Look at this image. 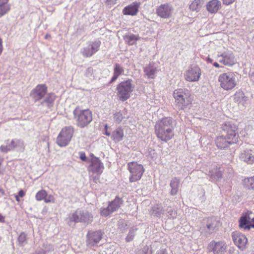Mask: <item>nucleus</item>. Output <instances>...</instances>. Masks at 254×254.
<instances>
[{
  "label": "nucleus",
  "instance_id": "obj_1",
  "mask_svg": "<svg viewBox=\"0 0 254 254\" xmlns=\"http://www.w3.org/2000/svg\"><path fill=\"white\" fill-rule=\"evenodd\" d=\"M174 120L171 117H165L158 121L154 127L157 137L161 140L167 142L174 136Z\"/></svg>",
  "mask_w": 254,
  "mask_h": 254
},
{
  "label": "nucleus",
  "instance_id": "obj_2",
  "mask_svg": "<svg viewBox=\"0 0 254 254\" xmlns=\"http://www.w3.org/2000/svg\"><path fill=\"white\" fill-rule=\"evenodd\" d=\"M175 106L179 110H183L190 105L193 100L190 91L186 88L175 89L173 92Z\"/></svg>",
  "mask_w": 254,
  "mask_h": 254
},
{
  "label": "nucleus",
  "instance_id": "obj_3",
  "mask_svg": "<svg viewBox=\"0 0 254 254\" xmlns=\"http://www.w3.org/2000/svg\"><path fill=\"white\" fill-rule=\"evenodd\" d=\"M76 126L80 128L87 127L92 121V113L89 109H81L76 107L73 111Z\"/></svg>",
  "mask_w": 254,
  "mask_h": 254
},
{
  "label": "nucleus",
  "instance_id": "obj_4",
  "mask_svg": "<svg viewBox=\"0 0 254 254\" xmlns=\"http://www.w3.org/2000/svg\"><path fill=\"white\" fill-rule=\"evenodd\" d=\"M134 85L131 79H128L120 82L117 86V95L119 99L124 102L129 99L133 91Z\"/></svg>",
  "mask_w": 254,
  "mask_h": 254
},
{
  "label": "nucleus",
  "instance_id": "obj_5",
  "mask_svg": "<svg viewBox=\"0 0 254 254\" xmlns=\"http://www.w3.org/2000/svg\"><path fill=\"white\" fill-rule=\"evenodd\" d=\"M237 81V75L233 72L223 73L218 76L220 86L224 90L229 91L233 89L236 86Z\"/></svg>",
  "mask_w": 254,
  "mask_h": 254
},
{
  "label": "nucleus",
  "instance_id": "obj_6",
  "mask_svg": "<svg viewBox=\"0 0 254 254\" xmlns=\"http://www.w3.org/2000/svg\"><path fill=\"white\" fill-rule=\"evenodd\" d=\"M219 222L215 217L204 218L201 222L200 231L205 236L212 234L218 230Z\"/></svg>",
  "mask_w": 254,
  "mask_h": 254
},
{
  "label": "nucleus",
  "instance_id": "obj_7",
  "mask_svg": "<svg viewBox=\"0 0 254 254\" xmlns=\"http://www.w3.org/2000/svg\"><path fill=\"white\" fill-rule=\"evenodd\" d=\"M93 219V216L91 213L86 210L78 209L69 216L70 222L77 223H83L88 224L91 223Z\"/></svg>",
  "mask_w": 254,
  "mask_h": 254
},
{
  "label": "nucleus",
  "instance_id": "obj_8",
  "mask_svg": "<svg viewBox=\"0 0 254 254\" xmlns=\"http://www.w3.org/2000/svg\"><path fill=\"white\" fill-rule=\"evenodd\" d=\"M74 132L72 126H66L63 127L57 138V143L61 147L67 145L70 141Z\"/></svg>",
  "mask_w": 254,
  "mask_h": 254
},
{
  "label": "nucleus",
  "instance_id": "obj_9",
  "mask_svg": "<svg viewBox=\"0 0 254 254\" xmlns=\"http://www.w3.org/2000/svg\"><path fill=\"white\" fill-rule=\"evenodd\" d=\"M127 169L130 174L129 180L131 183L140 180L145 170L141 164H139L136 162L128 163Z\"/></svg>",
  "mask_w": 254,
  "mask_h": 254
},
{
  "label": "nucleus",
  "instance_id": "obj_10",
  "mask_svg": "<svg viewBox=\"0 0 254 254\" xmlns=\"http://www.w3.org/2000/svg\"><path fill=\"white\" fill-rule=\"evenodd\" d=\"M222 131L226 134L227 138L231 139L232 142H238L239 134L237 131L238 127L232 122H225L221 125Z\"/></svg>",
  "mask_w": 254,
  "mask_h": 254
},
{
  "label": "nucleus",
  "instance_id": "obj_11",
  "mask_svg": "<svg viewBox=\"0 0 254 254\" xmlns=\"http://www.w3.org/2000/svg\"><path fill=\"white\" fill-rule=\"evenodd\" d=\"M124 200L122 198L116 196L115 199L109 201L107 207L100 208V215L103 217H107L113 212L118 210L123 204Z\"/></svg>",
  "mask_w": 254,
  "mask_h": 254
},
{
  "label": "nucleus",
  "instance_id": "obj_12",
  "mask_svg": "<svg viewBox=\"0 0 254 254\" xmlns=\"http://www.w3.org/2000/svg\"><path fill=\"white\" fill-rule=\"evenodd\" d=\"M103 233L101 230L88 232L86 235V246L94 250L98 247V244L102 238Z\"/></svg>",
  "mask_w": 254,
  "mask_h": 254
},
{
  "label": "nucleus",
  "instance_id": "obj_13",
  "mask_svg": "<svg viewBox=\"0 0 254 254\" xmlns=\"http://www.w3.org/2000/svg\"><path fill=\"white\" fill-rule=\"evenodd\" d=\"M201 74L200 68L197 65H191L184 73L185 79L189 82L198 81Z\"/></svg>",
  "mask_w": 254,
  "mask_h": 254
},
{
  "label": "nucleus",
  "instance_id": "obj_14",
  "mask_svg": "<svg viewBox=\"0 0 254 254\" xmlns=\"http://www.w3.org/2000/svg\"><path fill=\"white\" fill-rule=\"evenodd\" d=\"M207 250L213 254H224L226 252L227 245L224 241H211L208 245Z\"/></svg>",
  "mask_w": 254,
  "mask_h": 254
},
{
  "label": "nucleus",
  "instance_id": "obj_15",
  "mask_svg": "<svg viewBox=\"0 0 254 254\" xmlns=\"http://www.w3.org/2000/svg\"><path fill=\"white\" fill-rule=\"evenodd\" d=\"M47 92L48 87L46 84H38L31 90L30 96L34 100L35 102H36L43 99Z\"/></svg>",
  "mask_w": 254,
  "mask_h": 254
},
{
  "label": "nucleus",
  "instance_id": "obj_16",
  "mask_svg": "<svg viewBox=\"0 0 254 254\" xmlns=\"http://www.w3.org/2000/svg\"><path fill=\"white\" fill-rule=\"evenodd\" d=\"M218 62L225 65L232 66L236 63L233 53L231 51H226L217 55Z\"/></svg>",
  "mask_w": 254,
  "mask_h": 254
},
{
  "label": "nucleus",
  "instance_id": "obj_17",
  "mask_svg": "<svg viewBox=\"0 0 254 254\" xmlns=\"http://www.w3.org/2000/svg\"><path fill=\"white\" fill-rule=\"evenodd\" d=\"M173 10L174 8L171 4L165 3L157 7L156 13L161 18H169L171 17Z\"/></svg>",
  "mask_w": 254,
  "mask_h": 254
},
{
  "label": "nucleus",
  "instance_id": "obj_18",
  "mask_svg": "<svg viewBox=\"0 0 254 254\" xmlns=\"http://www.w3.org/2000/svg\"><path fill=\"white\" fill-rule=\"evenodd\" d=\"M100 45L101 41L99 40L90 42L88 46L82 49L81 53L84 57H90L99 51Z\"/></svg>",
  "mask_w": 254,
  "mask_h": 254
},
{
  "label": "nucleus",
  "instance_id": "obj_19",
  "mask_svg": "<svg viewBox=\"0 0 254 254\" xmlns=\"http://www.w3.org/2000/svg\"><path fill=\"white\" fill-rule=\"evenodd\" d=\"M232 236L234 244L239 249L244 250L246 248L248 239L245 235L236 231L232 233Z\"/></svg>",
  "mask_w": 254,
  "mask_h": 254
},
{
  "label": "nucleus",
  "instance_id": "obj_20",
  "mask_svg": "<svg viewBox=\"0 0 254 254\" xmlns=\"http://www.w3.org/2000/svg\"><path fill=\"white\" fill-rule=\"evenodd\" d=\"M103 169V164L98 158L94 157L91 159V164L88 168L90 171L99 175L102 174Z\"/></svg>",
  "mask_w": 254,
  "mask_h": 254
},
{
  "label": "nucleus",
  "instance_id": "obj_21",
  "mask_svg": "<svg viewBox=\"0 0 254 254\" xmlns=\"http://www.w3.org/2000/svg\"><path fill=\"white\" fill-rule=\"evenodd\" d=\"M240 159L249 165L254 164V149H246L240 154Z\"/></svg>",
  "mask_w": 254,
  "mask_h": 254
},
{
  "label": "nucleus",
  "instance_id": "obj_22",
  "mask_svg": "<svg viewBox=\"0 0 254 254\" xmlns=\"http://www.w3.org/2000/svg\"><path fill=\"white\" fill-rule=\"evenodd\" d=\"M140 5V2L135 1L125 7L123 10V13L124 15H136Z\"/></svg>",
  "mask_w": 254,
  "mask_h": 254
},
{
  "label": "nucleus",
  "instance_id": "obj_23",
  "mask_svg": "<svg viewBox=\"0 0 254 254\" xmlns=\"http://www.w3.org/2000/svg\"><path fill=\"white\" fill-rule=\"evenodd\" d=\"M143 71L148 78L154 79L158 70L155 63H150L143 67Z\"/></svg>",
  "mask_w": 254,
  "mask_h": 254
},
{
  "label": "nucleus",
  "instance_id": "obj_24",
  "mask_svg": "<svg viewBox=\"0 0 254 254\" xmlns=\"http://www.w3.org/2000/svg\"><path fill=\"white\" fill-rule=\"evenodd\" d=\"M231 139L225 137L224 135L218 136L215 139V143L218 148L220 149H224L228 147L229 145L236 143L237 142H232Z\"/></svg>",
  "mask_w": 254,
  "mask_h": 254
},
{
  "label": "nucleus",
  "instance_id": "obj_25",
  "mask_svg": "<svg viewBox=\"0 0 254 254\" xmlns=\"http://www.w3.org/2000/svg\"><path fill=\"white\" fill-rule=\"evenodd\" d=\"M166 209L161 204H156L151 207L150 211L151 215L161 218L163 215H165Z\"/></svg>",
  "mask_w": 254,
  "mask_h": 254
},
{
  "label": "nucleus",
  "instance_id": "obj_26",
  "mask_svg": "<svg viewBox=\"0 0 254 254\" xmlns=\"http://www.w3.org/2000/svg\"><path fill=\"white\" fill-rule=\"evenodd\" d=\"M207 10L210 13H215L221 7V2L218 0H211L206 5Z\"/></svg>",
  "mask_w": 254,
  "mask_h": 254
},
{
  "label": "nucleus",
  "instance_id": "obj_27",
  "mask_svg": "<svg viewBox=\"0 0 254 254\" xmlns=\"http://www.w3.org/2000/svg\"><path fill=\"white\" fill-rule=\"evenodd\" d=\"M125 74L124 67L120 64L116 63L114 65L113 75L110 83L114 82L119 76Z\"/></svg>",
  "mask_w": 254,
  "mask_h": 254
},
{
  "label": "nucleus",
  "instance_id": "obj_28",
  "mask_svg": "<svg viewBox=\"0 0 254 254\" xmlns=\"http://www.w3.org/2000/svg\"><path fill=\"white\" fill-rule=\"evenodd\" d=\"M56 98V96L54 93L52 92L49 93H47L43 98V100L41 102V104L46 105L48 108H50L53 107Z\"/></svg>",
  "mask_w": 254,
  "mask_h": 254
},
{
  "label": "nucleus",
  "instance_id": "obj_29",
  "mask_svg": "<svg viewBox=\"0 0 254 254\" xmlns=\"http://www.w3.org/2000/svg\"><path fill=\"white\" fill-rule=\"evenodd\" d=\"M208 176L212 181H217L222 177L220 168L215 167L209 171Z\"/></svg>",
  "mask_w": 254,
  "mask_h": 254
},
{
  "label": "nucleus",
  "instance_id": "obj_30",
  "mask_svg": "<svg viewBox=\"0 0 254 254\" xmlns=\"http://www.w3.org/2000/svg\"><path fill=\"white\" fill-rule=\"evenodd\" d=\"M124 130L122 127L116 128L112 133L111 138L115 142H118L123 140Z\"/></svg>",
  "mask_w": 254,
  "mask_h": 254
},
{
  "label": "nucleus",
  "instance_id": "obj_31",
  "mask_svg": "<svg viewBox=\"0 0 254 254\" xmlns=\"http://www.w3.org/2000/svg\"><path fill=\"white\" fill-rule=\"evenodd\" d=\"M250 217L249 216L245 215L241 217L239 220V226L245 230H249L252 227L251 226L252 224L250 223Z\"/></svg>",
  "mask_w": 254,
  "mask_h": 254
},
{
  "label": "nucleus",
  "instance_id": "obj_32",
  "mask_svg": "<svg viewBox=\"0 0 254 254\" xmlns=\"http://www.w3.org/2000/svg\"><path fill=\"white\" fill-rule=\"evenodd\" d=\"M9 0H0V17L6 14L10 9Z\"/></svg>",
  "mask_w": 254,
  "mask_h": 254
},
{
  "label": "nucleus",
  "instance_id": "obj_33",
  "mask_svg": "<svg viewBox=\"0 0 254 254\" xmlns=\"http://www.w3.org/2000/svg\"><path fill=\"white\" fill-rule=\"evenodd\" d=\"M179 184L180 180L176 177L173 178L172 180L171 181L170 184V186L171 188L170 193L172 195H175L178 193Z\"/></svg>",
  "mask_w": 254,
  "mask_h": 254
},
{
  "label": "nucleus",
  "instance_id": "obj_34",
  "mask_svg": "<svg viewBox=\"0 0 254 254\" xmlns=\"http://www.w3.org/2000/svg\"><path fill=\"white\" fill-rule=\"evenodd\" d=\"M123 39L125 42L129 45H133L135 44L137 40H139L140 38L138 35L129 34L125 35Z\"/></svg>",
  "mask_w": 254,
  "mask_h": 254
},
{
  "label": "nucleus",
  "instance_id": "obj_35",
  "mask_svg": "<svg viewBox=\"0 0 254 254\" xmlns=\"http://www.w3.org/2000/svg\"><path fill=\"white\" fill-rule=\"evenodd\" d=\"M244 187L249 190H254V176L243 180Z\"/></svg>",
  "mask_w": 254,
  "mask_h": 254
},
{
  "label": "nucleus",
  "instance_id": "obj_36",
  "mask_svg": "<svg viewBox=\"0 0 254 254\" xmlns=\"http://www.w3.org/2000/svg\"><path fill=\"white\" fill-rule=\"evenodd\" d=\"M27 234L24 232H21L17 239L18 245L20 247L25 246L27 243Z\"/></svg>",
  "mask_w": 254,
  "mask_h": 254
},
{
  "label": "nucleus",
  "instance_id": "obj_37",
  "mask_svg": "<svg viewBox=\"0 0 254 254\" xmlns=\"http://www.w3.org/2000/svg\"><path fill=\"white\" fill-rule=\"evenodd\" d=\"M47 196V192L44 190H41L38 191L35 195V198L37 201H45L46 197Z\"/></svg>",
  "mask_w": 254,
  "mask_h": 254
},
{
  "label": "nucleus",
  "instance_id": "obj_38",
  "mask_svg": "<svg viewBox=\"0 0 254 254\" xmlns=\"http://www.w3.org/2000/svg\"><path fill=\"white\" fill-rule=\"evenodd\" d=\"M245 97V94L242 90H238L234 94V100L235 102L240 103L244 100Z\"/></svg>",
  "mask_w": 254,
  "mask_h": 254
},
{
  "label": "nucleus",
  "instance_id": "obj_39",
  "mask_svg": "<svg viewBox=\"0 0 254 254\" xmlns=\"http://www.w3.org/2000/svg\"><path fill=\"white\" fill-rule=\"evenodd\" d=\"M200 0H194L190 5V8L192 11H198L201 7Z\"/></svg>",
  "mask_w": 254,
  "mask_h": 254
},
{
  "label": "nucleus",
  "instance_id": "obj_40",
  "mask_svg": "<svg viewBox=\"0 0 254 254\" xmlns=\"http://www.w3.org/2000/svg\"><path fill=\"white\" fill-rule=\"evenodd\" d=\"M166 209L165 215L168 217H175L176 216V212L171 207L168 206Z\"/></svg>",
  "mask_w": 254,
  "mask_h": 254
},
{
  "label": "nucleus",
  "instance_id": "obj_41",
  "mask_svg": "<svg viewBox=\"0 0 254 254\" xmlns=\"http://www.w3.org/2000/svg\"><path fill=\"white\" fill-rule=\"evenodd\" d=\"M137 229L131 228L129 230V231L126 238L127 242L131 241L135 235V232Z\"/></svg>",
  "mask_w": 254,
  "mask_h": 254
},
{
  "label": "nucleus",
  "instance_id": "obj_42",
  "mask_svg": "<svg viewBox=\"0 0 254 254\" xmlns=\"http://www.w3.org/2000/svg\"><path fill=\"white\" fill-rule=\"evenodd\" d=\"M123 119V116L121 112H116L114 114V121L119 124L120 123Z\"/></svg>",
  "mask_w": 254,
  "mask_h": 254
},
{
  "label": "nucleus",
  "instance_id": "obj_43",
  "mask_svg": "<svg viewBox=\"0 0 254 254\" xmlns=\"http://www.w3.org/2000/svg\"><path fill=\"white\" fill-rule=\"evenodd\" d=\"M94 70L92 67H88L84 73V75L89 78H94V76L93 75Z\"/></svg>",
  "mask_w": 254,
  "mask_h": 254
},
{
  "label": "nucleus",
  "instance_id": "obj_44",
  "mask_svg": "<svg viewBox=\"0 0 254 254\" xmlns=\"http://www.w3.org/2000/svg\"><path fill=\"white\" fill-rule=\"evenodd\" d=\"M139 251L143 254H152V248L148 246H145L142 250Z\"/></svg>",
  "mask_w": 254,
  "mask_h": 254
},
{
  "label": "nucleus",
  "instance_id": "obj_45",
  "mask_svg": "<svg viewBox=\"0 0 254 254\" xmlns=\"http://www.w3.org/2000/svg\"><path fill=\"white\" fill-rule=\"evenodd\" d=\"M16 148L18 147L22 150H23L25 148L24 143L23 141L20 139H15Z\"/></svg>",
  "mask_w": 254,
  "mask_h": 254
},
{
  "label": "nucleus",
  "instance_id": "obj_46",
  "mask_svg": "<svg viewBox=\"0 0 254 254\" xmlns=\"http://www.w3.org/2000/svg\"><path fill=\"white\" fill-rule=\"evenodd\" d=\"M44 202L46 203L54 202L55 198L52 194H47V196L46 197Z\"/></svg>",
  "mask_w": 254,
  "mask_h": 254
},
{
  "label": "nucleus",
  "instance_id": "obj_47",
  "mask_svg": "<svg viewBox=\"0 0 254 254\" xmlns=\"http://www.w3.org/2000/svg\"><path fill=\"white\" fill-rule=\"evenodd\" d=\"M0 151L2 153H6L8 151H10V150L7 144L6 145H1L0 147Z\"/></svg>",
  "mask_w": 254,
  "mask_h": 254
},
{
  "label": "nucleus",
  "instance_id": "obj_48",
  "mask_svg": "<svg viewBox=\"0 0 254 254\" xmlns=\"http://www.w3.org/2000/svg\"><path fill=\"white\" fill-rule=\"evenodd\" d=\"M7 145L10 151L13 150L16 148L15 139H12L11 142Z\"/></svg>",
  "mask_w": 254,
  "mask_h": 254
},
{
  "label": "nucleus",
  "instance_id": "obj_49",
  "mask_svg": "<svg viewBox=\"0 0 254 254\" xmlns=\"http://www.w3.org/2000/svg\"><path fill=\"white\" fill-rule=\"evenodd\" d=\"M79 158L83 161H87V157L84 152H79Z\"/></svg>",
  "mask_w": 254,
  "mask_h": 254
},
{
  "label": "nucleus",
  "instance_id": "obj_50",
  "mask_svg": "<svg viewBox=\"0 0 254 254\" xmlns=\"http://www.w3.org/2000/svg\"><path fill=\"white\" fill-rule=\"evenodd\" d=\"M104 134L106 135L107 136H111L112 133H110L109 131L108 130V126L107 125H106L105 126L104 129Z\"/></svg>",
  "mask_w": 254,
  "mask_h": 254
},
{
  "label": "nucleus",
  "instance_id": "obj_51",
  "mask_svg": "<svg viewBox=\"0 0 254 254\" xmlns=\"http://www.w3.org/2000/svg\"><path fill=\"white\" fill-rule=\"evenodd\" d=\"M223 1V3L225 5H229L232 3H233L235 0H222Z\"/></svg>",
  "mask_w": 254,
  "mask_h": 254
},
{
  "label": "nucleus",
  "instance_id": "obj_52",
  "mask_svg": "<svg viewBox=\"0 0 254 254\" xmlns=\"http://www.w3.org/2000/svg\"><path fill=\"white\" fill-rule=\"evenodd\" d=\"M33 254H46V252L45 250L41 249L40 250H37Z\"/></svg>",
  "mask_w": 254,
  "mask_h": 254
},
{
  "label": "nucleus",
  "instance_id": "obj_53",
  "mask_svg": "<svg viewBox=\"0 0 254 254\" xmlns=\"http://www.w3.org/2000/svg\"><path fill=\"white\" fill-rule=\"evenodd\" d=\"M156 254H167V250L166 249H162L159 250Z\"/></svg>",
  "mask_w": 254,
  "mask_h": 254
},
{
  "label": "nucleus",
  "instance_id": "obj_54",
  "mask_svg": "<svg viewBox=\"0 0 254 254\" xmlns=\"http://www.w3.org/2000/svg\"><path fill=\"white\" fill-rule=\"evenodd\" d=\"M25 195V192L23 190H21L18 192L17 195H18L20 197H23Z\"/></svg>",
  "mask_w": 254,
  "mask_h": 254
},
{
  "label": "nucleus",
  "instance_id": "obj_55",
  "mask_svg": "<svg viewBox=\"0 0 254 254\" xmlns=\"http://www.w3.org/2000/svg\"><path fill=\"white\" fill-rule=\"evenodd\" d=\"M2 40L1 38L0 37V55L2 53V50H3V47H2Z\"/></svg>",
  "mask_w": 254,
  "mask_h": 254
},
{
  "label": "nucleus",
  "instance_id": "obj_56",
  "mask_svg": "<svg viewBox=\"0 0 254 254\" xmlns=\"http://www.w3.org/2000/svg\"><path fill=\"white\" fill-rule=\"evenodd\" d=\"M5 194L4 190L0 186V197Z\"/></svg>",
  "mask_w": 254,
  "mask_h": 254
},
{
  "label": "nucleus",
  "instance_id": "obj_57",
  "mask_svg": "<svg viewBox=\"0 0 254 254\" xmlns=\"http://www.w3.org/2000/svg\"><path fill=\"white\" fill-rule=\"evenodd\" d=\"M0 223H4L5 222V217L0 213Z\"/></svg>",
  "mask_w": 254,
  "mask_h": 254
},
{
  "label": "nucleus",
  "instance_id": "obj_58",
  "mask_svg": "<svg viewBox=\"0 0 254 254\" xmlns=\"http://www.w3.org/2000/svg\"><path fill=\"white\" fill-rule=\"evenodd\" d=\"M124 225L125 224V226H127V224L125 223V221L124 220H120L119 221V227L121 228V225Z\"/></svg>",
  "mask_w": 254,
  "mask_h": 254
},
{
  "label": "nucleus",
  "instance_id": "obj_59",
  "mask_svg": "<svg viewBox=\"0 0 254 254\" xmlns=\"http://www.w3.org/2000/svg\"><path fill=\"white\" fill-rule=\"evenodd\" d=\"M213 65L215 66V67H220V65L219 64H218L217 62H215L214 64H213Z\"/></svg>",
  "mask_w": 254,
  "mask_h": 254
},
{
  "label": "nucleus",
  "instance_id": "obj_60",
  "mask_svg": "<svg viewBox=\"0 0 254 254\" xmlns=\"http://www.w3.org/2000/svg\"><path fill=\"white\" fill-rule=\"evenodd\" d=\"M19 196L17 195H15V199L17 201L19 202L20 201V198H19Z\"/></svg>",
  "mask_w": 254,
  "mask_h": 254
},
{
  "label": "nucleus",
  "instance_id": "obj_61",
  "mask_svg": "<svg viewBox=\"0 0 254 254\" xmlns=\"http://www.w3.org/2000/svg\"><path fill=\"white\" fill-rule=\"evenodd\" d=\"M3 161V158L0 157V166H1V164Z\"/></svg>",
  "mask_w": 254,
  "mask_h": 254
},
{
  "label": "nucleus",
  "instance_id": "obj_62",
  "mask_svg": "<svg viewBox=\"0 0 254 254\" xmlns=\"http://www.w3.org/2000/svg\"><path fill=\"white\" fill-rule=\"evenodd\" d=\"M251 226L254 228V218L252 219V224Z\"/></svg>",
  "mask_w": 254,
  "mask_h": 254
},
{
  "label": "nucleus",
  "instance_id": "obj_63",
  "mask_svg": "<svg viewBox=\"0 0 254 254\" xmlns=\"http://www.w3.org/2000/svg\"><path fill=\"white\" fill-rule=\"evenodd\" d=\"M3 171H2L1 170V166H0V175H3Z\"/></svg>",
  "mask_w": 254,
  "mask_h": 254
},
{
  "label": "nucleus",
  "instance_id": "obj_64",
  "mask_svg": "<svg viewBox=\"0 0 254 254\" xmlns=\"http://www.w3.org/2000/svg\"><path fill=\"white\" fill-rule=\"evenodd\" d=\"M135 254H143L140 251H138Z\"/></svg>",
  "mask_w": 254,
  "mask_h": 254
}]
</instances>
